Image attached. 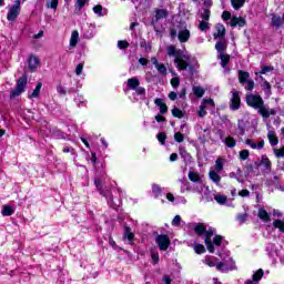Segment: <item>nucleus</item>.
Segmentation results:
<instances>
[{"label":"nucleus","mask_w":284,"mask_h":284,"mask_svg":"<svg viewBox=\"0 0 284 284\" xmlns=\"http://www.w3.org/2000/svg\"><path fill=\"white\" fill-rule=\"evenodd\" d=\"M246 103L250 105V108L257 110L258 114H261L263 119H270V116H274L276 114V110L265 106L263 98H261L258 94L246 95Z\"/></svg>","instance_id":"obj_1"},{"label":"nucleus","mask_w":284,"mask_h":284,"mask_svg":"<svg viewBox=\"0 0 284 284\" xmlns=\"http://www.w3.org/2000/svg\"><path fill=\"white\" fill-rule=\"evenodd\" d=\"M166 52L169 57H174L173 63L180 72L190 68V55L185 51L176 49L174 44H171L166 47Z\"/></svg>","instance_id":"obj_2"},{"label":"nucleus","mask_w":284,"mask_h":284,"mask_svg":"<svg viewBox=\"0 0 284 284\" xmlns=\"http://www.w3.org/2000/svg\"><path fill=\"white\" fill-rule=\"evenodd\" d=\"M193 230L197 236H203V234H205L204 243H205L209 252L211 254H214V252H216V248H214V244H212V236H214V234H216V229L210 227L207 230V226L205 224L197 223V224H194Z\"/></svg>","instance_id":"obj_3"},{"label":"nucleus","mask_w":284,"mask_h":284,"mask_svg":"<svg viewBox=\"0 0 284 284\" xmlns=\"http://www.w3.org/2000/svg\"><path fill=\"white\" fill-rule=\"evenodd\" d=\"M217 256L222 260L216 264V270L219 272H232V270H236V263H234V260L230 257V251H225L223 253H219Z\"/></svg>","instance_id":"obj_4"},{"label":"nucleus","mask_w":284,"mask_h":284,"mask_svg":"<svg viewBox=\"0 0 284 284\" xmlns=\"http://www.w3.org/2000/svg\"><path fill=\"white\" fill-rule=\"evenodd\" d=\"M26 85H28V78L22 77L18 79L16 90H12L10 93L11 99H17V97H20V94H23L26 90Z\"/></svg>","instance_id":"obj_5"},{"label":"nucleus","mask_w":284,"mask_h":284,"mask_svg":"<svg viewBox=\"0 0 284 284\" xmlns=\"http://www.w3.org/2000/svg\"><path fill=\"white\" fill-rule=\"evenodd\" d=\"M26 85H28V78L22 77L18 79L16 90H12L10 93L11 99H17V97H20V94H23L26 90Z\"/></svg>","instance_id":"obj_6"},{"label":"nucleus","mask_w":284,"mask_h":284,"mask_svg":"<svg viewBox=\"0 0 284 284\" xmlns=\"http://www.w3.org/2000/svg\"><path fill=\"white\" fill-rule=\"evenodd\" d=\"M19 14H21V0H16L8 11L7 19L8 21H17Z\"/></svg>","instance_id":"obj_7"},{"label":"nucleus","mask_w":284,"mask_h":284,"mask_svg":"<svg viewBox=\"0 0 284 284\" xmlns=\"http://www.w3.org/2000/svg\"><path fill=\"white\" fill-rule=\"evenodd\" d=\"M155 243L159 247V250H161L162 252L168 251V247H170V236L165 235V234H160L155 237Z\"/></svg>","instance_id":"obj_8"},{"label":"nucleus","mask_w":284,"mask_h":284,"mask_svg":"<svg viewBox=\"0 0 284 284\" xmlns=\"http://www.w3.org/2000/svg\"><path fill=\"white\" fill-rule=\"evenodd\" d=\"M241 108V94L239 91H231L230 109L236 111Z\"/></svg>","instance_id":"obj_9"},{"label":"nucleus","mask_w":284,"mask_h":284,"mask_svg":"<svg viewBox=\"0 0 284 284\" xmlns=\"http://www.w3.org/2000/svg\"><path fill=\"white\" fill-rule=\"evenodd\" d=\"M190 30L187 29H180L179 33H178V39L180 41V43H187L190 41Z\"/></svg>","instance_id":"obj_10"},{"label":"nucleus","mask_w":284,"mask_h":284,"mask_svg":"<svg viewBox=\"0 0 284 284\" xmlns=\"http://www.w3.org/2000/svg\"><path fill=\"white\" fill-rule=\"evenodd\" d=\"M245 144L248 145V148H252V150H263L265 148V141L262 140L257 144L252 139H246Z\"/></svg>","instance_id":"obj_11"},{"label":"nucleus","mask_w":284,"mask_h":284,"mask_svg":"<svg viewBox=\"0 0 284 284\" xmlns=\"http://www.w3.org/2000/svg\"><path fill=\"white\" fill-rule=\"evenodd\" d=\"M215 50H217V54H225V50H227V41L225 39H220L215 43Z\"/></svg>","instance_id":"obj_12"},{"label":"nucleus","mask_w":284,"mask_h":284,"mask_svg":"<svg viewBox=\"0 0 284 284\" xmlns=\"http://www.w3.org/2000/svg\"><path fill=\"white\" fill-rule=\"evenodd\" d=\"M237 79H239L241 85H245V83H247L251 80L250 79V72L239 70L237 71Z\"/></svg>","instance_id":"obj_13"},{"label":"nucleus","mask_w":284,"mask_h":284,"mask_svg":"<svg viewBox=\"0 0 284 284\" xmlns=\"http://www.w3.org/2000/svg\"><path fill=\"white\" fill-rule=\"evenodd\" d=\"M215 30L216 32L213 34L214 39H225V26L217 23Z\"/></svg>","instance_id":"obj_14"},{"label":"nucleus","mask_w":284,"mask_h":284,"mask_svg":"<svg viewBox=\"0 0 284 284\" xmlns=\"http://www.w3.org/2000/svg\"><path fill=\"white\" fill-rule=\"evenodd\" d=\"M246 21H245V18H239V17H233L231 19V27L232 28H236V26H239V28H244Z\"/></svg>","instance_id":"obj_15"},{"label":"nucleus","mask_w":284,"mask_h":284,"mask_svg":"<svg viewBox=\"0 0 284 284\" xmlns=\"http://www.w3.org/2000/svg\"><path fill=\"white\" fill-rule=\"evenodd\" d=\"M140 85H141V81L139 80V78H131V79H128L126 81V88L129 90H135Z\"/></svg>","instance_id":"obj_16"},{"label":"nucleus","mask_w":284,"mask_h":284,"mask_svg":"<svg viewBox=\"0 0 284 284\" xmlns=\"http://www.w3.org/2000/svg\"><path fill=\"white\" fill-rule=\"evenodd\" d=\"M260 165H263V168H264V170H266V172H271V170H272V161H270V158H267V155H262Z\"/></svg>","instance_id":"obj_17"},{"label":"nucleus","mask_w":284,"mask_h":284,"mask_svg":"<svg viewBox=\"0 0 284 284\" xmlns=\"http://www.w3.org/2000/svg\"><path fill=\"white\" fill-rule=\"evenodd\" d=\"M189 181H192V183H203V176L194 171H191L189 172Z\"/></svg>","instance_id":"obj_18"},{"label":"nucleus","mask_w":284,"mask_h":284,"mask_svg":"<svg viewBox=\"0 0 284 284\" xmlns=\"http://www.w3.org/2000/svg\"><path fill=\"white\" fill-rule=\"evenodd\" d=\"M154 103L160 108V114H168V104H165L162 99H155Z\"/></svg>","instance_id":"obj_19"},{"label":"nucleus","mask_w":284,"mask_h":284,"mask_svg":"<svg viewBox=\"0 0 284 284\" xmlns=\"http://www.w3.org/2000/svg\"><path fill=\"white\" fill-rule=\"evenodd\" d=\"M257 216L264 223H270V221H271L270 213H267V211L265 209H258Z\"/></svg>","instance_id":"obj_20"},{"label":"nucleus","mask_w":284,"mask_h":284,"mask_svg":"<svg viewBox=\"0 0 284 284\" xmlns=\"http://www.w3.org/2000/svg\"><path fill=\"white\" fill-rule=\"evenodd\" d=\"M204 263L209 267H216V265H219V258H216L214 256L206 255L204 258Z\"/></svg>","instance_id":"obj_21"},{"label":"nucleus","mask_w":284,"mask_h":284,"mask_svg":"<svg viewBox=\"0 0 284 284\" xmlns=\"http://www.w3.org/2000/svg\"><path fill=\"white\" fill-rule=\"evenodd\" d=\"M267 139H268L270 144L272 145V148H274L275 145H278V138L276 136V132L268 131Z\"/></svg>","instance_id":"obj_22"},{"label":"nucleus","mask_w":284,"mask_h":284,"mask_svg":"<svg viewBox=\"0 0 284 284\" xmlns=\"http://www.w3.org/2000/svg\"><path fill=\"white\" fill-rule=\"evenodd\" d=\"M77 43H79V31L74 30L71 33V38H70V48H77Z\"/></svg>","instance_id":"obj_23"},{"label":"nucleus","mask_w":284,"mask_h":284,"mask_svg":"<svg viewBox=\"0 0 284 284\" xmlns=\"http://www.w3.org/2000/svg\"><path fill=\"white\" fill-rule=\"evenodd\" d=\"M217 59H220L222 68H227V64L230 63V54L220 53L217 54Z\"/></svg>","instance_id":"obj_24"},{"label":"nucleus","mask_w":284,"mask_h":284,"mask_svg":"<svg viewBox=\"0 0 284 284\" xmlns=\"http://www.w3.org/2000/svg\"><path fill=\"white\" fill-rule=\"evenodd\" d=\"M209 176H210L211 181H213V183H216V185H219L221 183V175H219V172L211 170L209 172Z\"/></svg>","instance_id":"obj_25"},{"label":"nucleus","mask_w":284,"mask_h":284,"mask_svg":"<svg viewBox=\"0 0 284 284\" xmlns=\"http://www.w3.org/2000/svg\"><path fill=\"white\" fill-rule=\"evenodd\" d=\"M221 141L225 143L226 148H236V140H234L232 136H227L226 139L221 136Z\"/></svg>","instance_id":"obj_26"},{"label":"nucleus","mask_w":284,"mask_h":284,"mask_svg":"<svg viewBox=\"0 0 284 284\" xmlns=\"http://www.w3.org/2000/svg\"><path fill=\"white\" fill-rule=\"evenodd\" d=\"M123 239H128L129 243H132V241H134V233H132V229H130V226L124 227Z\"/></svg>","instance_id":"obj_27"},{"label":"nucleus","mask_w":284,"mask_h":284,"mask_svg":"<svg viewBox=\"0 0 284 284\" xmlns=\"http://www.w3.org/2000/svg\"><path fill=\"white\" fill-rule=\"evenodd\" d=\"M29 68L30 70H37L39 68V58L31 55L29 58Z\"/></svg>","instance_id":"obj_28"},{"label":"nucleus","mask_w":284,"mask_h":284,"mask_svg":"<svg viewBox=\"0 0 284 284\" xmlns=\"http://www.w3.org/2000/svg\"><path fill=\"white\" fill-rule=\"evenodd\" d=\"M41 88H43V83L38 82L33 92L29 95V99H37L39 94H41Z\"/></svg>","instance_id":"obj_29"},{"label":"nucleus","mask_w":284,"mask_h":284,"mask_svg":"<svg viewBox=\"0 0 284 284\" xmlns=\"http://www.w3.org/2000/svg\"><path fill=\"white\" fill-rule=\"evenodd\" d=\"M168 18V10L165 9H158L155 13L156 21H161V19Z\"/></svg>","instance_id":"obj_30"},{"label":"nucleus","mask_w":284,"mask_h":284,"mask_svg":"<svg viewBox=\"0 0 284 284\" xmlns=\"http://www.w3.org/2000/svg\"><path fill=\"white\" fill-rule=\"evenodd\" d=\"M231 6L235 10H241L245 6V0H231Z\"/></svg>","instance_id":"obj_31"},{"label":"nucleus","mask_w":284,"mask_h":284,"mask_svg":"<svg viewBox=\"0 0 284 284\" xmlns=\"http://www.w3.org/2000/svg\"><path fill=\"white\" fill-rule=\"evenodd\" d=\"M193 94L197 97V99H201L205 94V89L202 87H193Z\"/></svg>","instance_id":"obj_32"},{"label":"nucleus","mask_w":284,"mask_h":284,"mask_svg":"<svg viewBox=\"0 0 284 284\" xmlns=\"http://www.w3.org/2000/svg\"><path fill=\"white\" fill-rule=\"evenodd\" d=\"M1 214L2 216H12V214H14V209H12L10 205H4Z\"/></svg>","instance_id":"obj_33"},{"label":"nucleus","mask_w":284,"mask_h":284,"mask_svg":"<svg viewBox=\"0 0 284 284\" xmlns=\"http://www.w3.org/2000/svg\"><path fill=\"white\" fill-rule=\"evenodd\" d=\"M179 154L185 161H190L191 159L190 153H187V150H185V146H179Z\"/></svg>","instance_id":"obj_34"},{"label":"nucleus","mask_w":284,"mask_h":284,"mask_svg":"<svg viewBox=\"0 0 284 284\" xmlns=\"http://www.w3.org/2000/svg\"><path fill=\"white\" fill-rule=\"evenodd\" d=\"M272 23L275 28H281L283 26V18L281 16H273Z\"/></svg>","instance_id":"obj_35"},{"label":"nucleus","mask_w":284,"mask_h":284,"mask_svg":"<svg viewBox=\"0 0 284 284\" xmlns=\"http://www.w3.org/2000/svg\"><path fill=\"white\" fill-rule=\"evenodd\" d=\"M273 227H275V230H280V232H282L284 234V221L275 220L273 222Z\"/></svg>","instance_id":"obj_36"},{"label":"nucleus","mask_w":284,"mask_h":284,"mask_svg":"<svg viewBox=\"0 0 284 284\" xmlns=\"http://www.w3.org/2000/svg\"><path fill=\"white\" fill-rule=\"evenodd\" d=\"M171 113L173 116H175V119H183V116H185V114L181 111V109L176 106L171 110Z\"/></svg>","instance_id":"obj_37"},{"label":"nucleus","mask_w":284,"mask_h":284,"mask_svg":"<svg viewBox=\"0 0 284 284\" xmlns=\"http://www.w3.org/2000/svg\"><path fill=\"white\" fill-rule=\"evenodd\" d=\"M262 88H263V90H264L266 97H271V94H272V85L270 84V82L264 81V82L262 83Z\"/></svg>","instance_id":"obj_38"},{"label":"nucleus","mask_w":284,"mask_h":284,"mask_svg":"<svg viewBox=\"0 0 284 284\" xmlns=\"http://www.w3.org/2000/svg\"><path fill=\"white\" fill-rule=\"evenodd\" d=\"M264 274H265V273L263 272V268L257 270V271L253 274V281H254L255 283H258V281H261V278H263Z\"/></svg>","instance_id":"obj_39"},{"label":"nucleus","mask_w":284,"mask_h":284,"mask_svg":"<svg viewBox=\"0 0 284 284\" xmlns=\"http://www.w3.org/2000/svg\"><path fill=\"white\" fill-rule=\"evenodd\" d=\"M216 203H219L220 205H225V203H227V196L222 195V194H216L214 196Z\"/></svg>","instance_id":"obj_40"},{"label":"nucleus","mask_w":284,"mask_h":284,"mask_svg":"<svg viewBox=\"0 0 284 284\" xmlns=\"http://www.w3.org/2000/svg\"><path fill=\"white\" fill-rule=\"evenodd\" d=\"M205 190V184L203 182H197V184L192 189V192H197V194H203Z\"/></svg>","instance_id":"obj_41"},{"label":"nucleus","mask_w":284,"mask_h":284,"mask_svg":"<svg viewBox=\"0 0 284 284\" xmlns=\"http://www.w3.org/2000/svg\"><path fill=\"white\" fill-rule=\"evenodd\" d=\"M47 8L57 10L59 8V0H47Z\"/></svg>","instance_id":"obj_42"},{"label":"nucleus","mask_w":284,"mask_h":284,"mask_svg":"<svg viewBox=\"0 0 284 284\" xmlns=\"http://www.w3.org/2000/svg\"><path fill=\"white\" fill-rule=\"evenodd\" d=\"M193 250L195 254H205V246L203 244H195Z\"/></svg>","instance_id":"obj_43"},{"label":"nucleus","mask_w":284,"mask_h":284,"mask_svg":"<svg viewBox=\"0 0 284 284\" xmlns=\"http://www.w3.org/2000/svg\"><path fill=\"white\" fill-rule=\"evenodd\" d=\"M155 68L159 72V74H162L163 77H165V74H168V68L165 67V64L160 63Z\"/></svg>","instance_id":"obj_44"},{"label":"nucleus","mask_w":284,"mask_h":284,"mask_svg":"<svg viewBox=\"0 0 284 284\" xmlns=\"http://www.w3.org/2000/svg\"><path fill=\"white\" fill-rule=\"evenodd\" d=\"M212 245H215L216 247H221V245H223V236L215 235L213 239Z\"/></svg>","instance_id":"obj_45"},{"label":"nucleus","mask_w":284,"mask_h":284,"mask_svg":"<svg viewBox=\"0 0 284 284\" xmlns=\"http://www.w3.org/2000/svg\"><path fill=\"white\" fill-rule=\"evenodd\" d=\"M156 139L159 143H161V145H165V140L168 139V134H165V132H160L158 133Z\"/></svg>","instance_id":"obj_46"},{"label":"nucleus","mask_w":284,"mask_h":284,"mask_svg":"<svg viewBox=\"0 0 284 284\" xmlns=\"http://www.w3.org/2000/svg\"><path fill=\"white\" fill-rule=\"evenodd\" d=\"M254 80L251 79L247 82H245L243 88L246 90V92H252V90H254Z\"/></svg>","instance_id":"obj_47"},{"label":"nucleus","mask_w":284,"mask_h":284,"mask_svg":"<svg viewBox=\"0 0 284 284\" xmlns=\"http://www.w3.org/2000/svg\"><path fill=\"white\" fill-rule=\"evenodd\" d=\"M248 217L250 215L247 213H241V214H237L236 221L243 225V223H245V221H247Z\"/></svg>","instance_id":"obj_48"},{"label":"nucleus","mask_w":284,"mask_h":284,"mask_svg":"<svg viewBox=\"0 0 284 284\" xmlns=\"http://www.w3.org/2000/svg\"><path fill=\"white\" fill-rule=\"evenodd\" d=\"M223 171V159L219 158L215 161V172H222Z\"/></svg>","instance_id":"obj_49"},{"label":"nucleus","mask_w":284,"mask_h":284,"mask_svg":"<svg viewBox=\"0 0 284 284\" xmlns=\"http://www.w3.org/2000/svg\"><path fill=\"white\" fill-rule=\"evenodd\" d=\"M274 70V67H265L262 65V70L260 72H255L256 75L258 74H267V72H272Z\"/></svg>","instance_id":"obj_50"},{"label":"nucleus","mask_w":284,"mask_h":284,"mask_svg":"<svg viewBox=\"0 0 284 284\" xmlns=\"http://www.w3.org/2000/svg\"><path fill=\"white\" fill-rule=\"evenodd\" d=\"M210 28V22L202 20L199 24V30H201L202 32H205V30H207Z\"/></svg>","instance_id":"obj_51"},{"label":"nucleus","mask_w":284,"mask_h":284,"mask_svg":"<svg viewBox=\"0 0 284 284\" xmlns=\"http://www.w3.org/2000/svg\"><path fill=\"white\" fill-rule=\"evenodd\" d=\"M171 85H172V88H174V90H176V88H179V85H181V79L179 77L172 78Z\"/></svg>","instance_id":"obj_52"},{"label":"nucleus","mask_w":284,"mask_h":284,"mask_svg":"<svg viewBox=\"0 0 284 284\" xmlns=\"http://www.w3.org/2000/svg\"><path fill=\"white\" fill-rule=\"evenodd\" d=\"M93 12L98 14V17H103V6L97 4L93 7Z\"/></svg>","instance_id":"obj_53"},{"label":"nucleus","mask_w":284,"mask_h":284,"mask_svg":"<svg viewBox=\"0 0 284 284\" xmlns=\"http://www.w3.org/2000/svg\"><path fill=\"white\" fill-rule=\"evenodd\" d=\"M118 48L120 50H125V49L130 48V43L125 40H120V41H118Z\"/></svg>","instance_id":"obj_54"},{"label":"nucleus","mask_w":284,"mask_h":284,"mask_svg":"<svg viewBox=\"0 0 284 284\" xmlns=\"http://www.w3.org/2000/svg\"><path fill=\"white\" fill-rule=\"evenodd\" d=\"M273 152H274V154L277 159H283V156H284V145L281 149H274Z\"/></svg>","instance_id":"obj_55"},{"label":"nucleus","mask_w":284,"mask_h":284,"mask_svg":"<svg viewBox=\"0 0 284 284\" xmlns=\"http://www.w3.org/2000/svg\"><path fill=\"white\" fill-rule=\"evenodd\" d=\"M174 141H176V143H183V141H185V136L183 135V133L176 132L174 134Z\"/></svg>","instance_id":"obj_56"},{"label":"nucleus","mask_w":284,"mask_h":284,"mask_svg":"<svg viewBox=\"0 0 284 284\" xmlns=\"http://www.w3.org/2000/svg\"><path fill=\"white\" fill-rule=\"evenodd\" d=\"M90 0H77L75 2V8L77 10H81L82 8L85 7V4L89 2Z\"/></svg>","instance_id":"obj_57"},{"label":"nucleus","mask_w":284,"mask_h":284,"mask_svg":"<svg viewBox=\"0 0 284 284\" xmlns=\"http://www.w3.org/2000/svg\"><path fill=\"white\" fill-rule=\"evenodd\" d=\"M240 159L242 161H247V159H250V151L248 150H242L240 152Z\"/></svg>","instance_id":"obj_58"},{"label":"nucleus","mask_w":284,"mask_h":284,"mask_svg":"<svg viewBox=\"0 0 284 284\" xmlns=\"http://www.w3.org/2000/svg\"><path fill=\"white\" fill-rule=\"evenodd\" d=\"M152 192L155 194V196H159L162 192L161 186L159 184H153Z\"/></svg>","instance_id":"obj_59"},{"label":"nucleus","mask_w":284,"mask_h":284,"mask_svg":"<svg viewBox=\"0 0 284 284\" xmlns=\"http://www.w3.org/2000/svg\"><path fill=\"white\" fill-rule=\"evenodd\" d=\"M206 114H207V111H205V104H201L199 110V116L203 119V116H205Z\"/></svg>","instance_id":"obj_60"},{"label":"nucleus","mask_w":284,"mask_h":284,"mask_svg":"<svg viewBox=\"0 0 284 284\" xmlns=\"http://www.w3.org/2000/svg\"><path fill=\"white\" fill-rule=\"evenodd\" d=\"M203 21H210V9H204L202 12Z\"/></svg>","instance_id":"obj_61"},{"label":"nucleus","mask_w":284,"mask_h":284,"mask_svg":"<svg viewBox=\"0 0 284 284\" xmlns=\"http://www.w3.org/2000/svg\"><path fill=\"white\" fill-rule=\"evenodd\" d=\"M172 225H174L175 227H179V225H181V215H175L173 221H172Z\"/></svg>","instance_id":"obj_62"},{"label":"nucleus","mask_w":284,"mask_h":284,"mask_svg":"<svg viewBox=\"0 0 284 284\" xmlns=\"http://www.w3.org/2000/svg\"><path fill=\"white\" fill-rule=\"evenodd\" d=\"M75 74H78V77H81V74H83V63H79L75 68Z\"/></svg>","instance_id":"obj_63"},{"label":"nucleus","mask_w":284,"mask_h":284,"mask_svg":"<svg viewBox=\"0 0 284 284\" xmlns=\"http://www.w3.org/2000/svg\"><path fill=\"white\" fill-rule=\"evenodd\" d=\"M135 92H136V94H139V97H145V88H143V87H138L135 89Z\"/></svg>","instance_id":"obj_64"}]
</instances>
